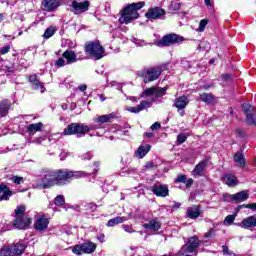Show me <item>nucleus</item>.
<instances>
[{
	"instance_id": "f257e3e1",
	"label": "nucleus",
	"mask_w": 256,
	"mask_h": 256,
	"mask_svg": "<svg viewBox=\"0 0 256 256\" xmlns=\"http://www.w3.org/2000/svg\"><path fill=\"white\" fill-rule=\"evenodd\" d=\"M82 177H87V172L67 169H44L37 185L38 187H42V189H51L55 185H67L71 183L72 179H81Z\"/></svg>"
},
{
	"instance_id": "f03ea898",
	"label": "nucleus",
	"mask_w": 256,
	"mask_h": 256,
	"mask_svg": "<svg viewBox=\"0 0 256 256\" xmlns=\"http://www.w3.org/2000/svg\"><path fill=\"white\" fill-rule=\"evenodd\" d=\"M111 119H115V114L110 113L106 115H100L94 118V123L96 124H90L85 125L81 123H71L69 124L64 131L62 132V135H77L78 137H83V135H87L89 131H95L97 129H103V123H110Z\"/></svg>"
},
{
	"instance_id": "7ed1b4c3",
	"label": "nucleus",
	"mask_w": 256,
	"mask_h": 256,
	"mask_svg": "<svg viewBox=\"0 0 256 256\" xmlns=\"http://www.w3.org/2000/svg\"><path fill=\"white\" fill-rule=\"evenodd\" d=\"M167 94V87L157 88V87H150L145 89L141 94V98L151 97L154 95L150 100L142 101L138 106L128 108L130 113H141V111H145V109H149L153 103L157 102V99L164 97Z\"/></svg>"
},
{
	"instance_id": "20e7f679",
	"label": "nucleus",
	"mask_w": 256,
	"mask_h": 256,
	"mask_svg": "<svg viewBox=\"0 0 256 256\" xmlns=\"http://www.w3.org/2000/svg\"><path fill=\"white\" fill-rule=\"evenodd\" d=\"M145 7V2H137L129 4L124 7L120 12L119 23L121 25H129L131 21H135V19H139V10Z\"/></svg>"
},
{
	"instance_id": "39448f33",
	"label": "nucleus",
	"mask_w": 256,
	"mask_h": 256,
	"mask_svg": "<svg viewBox=\"0 0 256 256\" xmlns=\"http://www.w3.org/2000/svg\"><path fill=\"white\" fill-rule=\"evenodd\" d=\"M201 246V240L197 236L190 237L188 241L181 247L178 252L181 256H191L189 253H192L194 256L199 255V247Z\"/></svg>"
},
{
	"instance_id": "423d86ee",
	"label": "nucleus",
	"mask_w": 256,
	"mask_h": 256,
	"mask_svg": "<svg viewBox=\"0 0 256 256\" xmlns=\"http://www.w3.org/2000/svg\"><path fill=\"white\" fill-rule=\"evenodd\" d=\"M85 53L90 55L92 59L95 61H99V59H103L105 57V48L101 46L99 42H87L85 44Z\"/></svg>"
},
{
	"instance_id": "0eeeda50",
	"label": "nucleus",
	"mask_w": 256,
	"mask_h": 256,
	"mask_svg": "<svg viewBox=\"0 0 256 256\" xmlns=\"http://www.w3.org/2000/svg\"><path fill=\"white\" fill-rule=\"evenodd\" d=\"M138 75L142 77L144 83H151L161 77V70L159 68H144L138 72Z\"/></svg>"
},
{
	"instance_id": "6e6552de",
	"label": "nucleus",
	"mask_w": 256,
	"mask_h": 256,
	"mask_svg": "<svg viewBox=\"0 0 256 256\" xmlns=\"http://www.w3.org/2000/svg\"><path fill=\"white\" fill-rule=\"evenodd\" d=\"M95 249H97V244L88 241L82 244L75 245L72 248V253H74V255H91V253H95Z\"/></svg>"
},
{
	"instance_id": "1a4fd4ad",
	"label": "nucleus",
	"mask_w": 256,
	"mask_h": 256,
	"mask_svg": "<svg viewBox=\"0 0 256 256\" xmlns=\"http://www.w3.org/2000/svg\"><path fill=\"white\" fill-rule=\"evenodd\" d=\"M185 41L183 36L177 34H168L162 37V39L155 43L156 47H171L175 43H182Z\"/></svg>"
},
{
	"instance_id": "9d476101",
	"label": "nucleus",
	"mask_w": 256,
	"mask_h": 256,
	"mask_svg": "<svg viewBox=\"0 0 256 256\" xmlns=\"http://www.w3.org/2000/svg\"><path fill=\"white\" fill-rule=\"evenodd\" d=\"M89 7H91V3L87 0L83 2L73 0L70 4V11L71 13H74V15H81L82 13L89 11Z\"/></svg>"
},
{
	"instance_id": "9b49d317",
	"label": "nucleus",
	"mask_w": 256,
	"mask_h": 256,
	"mask_svg": "<svg viewBox=\"0 0 256 256\" xmlns=\"http://www.w3.org/2000/svg\"><path fill=\"white\" fill-rule=\"evenodd\" d=\"M243 112L246 115V123L248 125H256V110L250 104L242 105Z\"/></svg>"
},
{
	"instance_id": "f8f14e48",
	"label": "nucleus",
	"mask_w": 256,
	"mask_h": 256,
	"mask_svg": "<svg viewBox=\"0 0 256 256\" xmlns=\"http://www.w3.org/2000/svg\"><path fill=\"white\" fill-rule=\"evenodd\" d=\"M32 222L33 220L29 215L17 217L14 220V227H16V229H29V225H31Z\"/></svg>"
},
{
	"instance_id": "ddd939ff",
	"label": "nucleus",
	"mask_w": 256,
	"mask_h": 256,
	"mask_svg": "<svg viewBox=\"0 0 256 256\" xmlns=\"http://www.w3.org/2000/svg\"><path fill=\"white\" fill-rule=\"evenodd\" d=\"M25 249H27V244H25V242H18L8 247L10 256H21L22 253H25Z\"/></svg>"
},
{
	"instance_id": "4468645a",
	"label": "nucleus",
	"mask_w": 256,
	"mask_h": 256,
	"mask_svg": "<svg viewBox=\"0 0 256 256\" xmlns=\"http://www.w3.org/2000/svg\"><path fill=\"white\" fill-rule=\"evenodd\" d=\"M165 15V11L161 7L149 8L145 14L147 19H161Z\"/></svg>"
},
{
	"instance_id": "2eb2a0df",
	"label": "nucleus",
	"mask_w": 256,
	"mask_h": 256,
	"mask_svg": "<svg viewBox=\"0 0 256 256\" xmlns=\"http://www.w3.org/2000/svg\"><path fill=\"white\" fill-rule=\"evenodd\" d=\"M47 227H49V219L45 215H39L34 222V228L36 231H45Z\"/></svg>"
},
{
	"instance_id": "dca6fc26",
	"label": "nucleus",
	"mask_w": 256,
	"mask_h": 256,
	"mask_svg": "<svg viewBox=\"0 0 256 256\" xmlns=\"http://www.w3.org/2000/svg\"><path fill=\"white\" fill-rule=\"evenodd\" d=\"M152 192L157 197H167V195H169V188L167 185L156 184L152 187Z\"/></svg>"
},
{
	"instance_id": "f3484780",
	"label": "nucleus",
	"mask_w": 256,
	"mask_h": 256,
	"mask_svg": "<svg viewBox=\"0 0 256 256\" xmlns=\"http://www.w3.org/2000/svg\"><path fill=\"white\" fill-rule=\"evenodd\" d=\"M42 6L44 7V11L51 13L55 11L57 7H61V0H44Z\"/></svg>"
},
{
	"instance_id": "a211bd4d",
	"label": "nucleus",
	"mask_w": 256,
	"mask_h": 256,
	"mask_svg": "<svg viewBox=\"0 0 256 256\" xmlns=\"http://www.w3.org/2000/svg\"><path fill=\"white\" fill-rule=\"evenodd\" d=\"M29 81L32 85V89H40L41 93H45V91H47V89H45V85L41 80H39V77L36 74L31 75Z\"/></svg>"
},
{
	"instance_id": "6ab92c4d",
	"label": "nucleus",
	"mask_w": 256,
	"mask_h": 256,
	"mask_svg": "<svg viewBox=\"0 0 256 256\" xmlns=\"http://www.w3.org/2000/svg\"><path fill=\"white\" fill-rule=\"evenodd\" d=\"M207 160H202L199 164H197L192 171L193 177H203V173H205V169H207Z\"/></svg>"
},
{
	"instance_id": "aec40b11",
	"label": "nucleus",
	"mask_w": 256,
	"mask_h": 256,
	"mask_svg": "<svg viewBox=\"0 0 256 256\" xmlns=\"http://www.w3.org/2000/svg\"><path fill=\"white\" fill-rule=\"evenodd\" d=\"M62 57L66 59L67 65H72V63H77L79 61V59H77V54L73 50L64 51Z\"/></svg>"
},
{
	"instance_id": "412c9836",
	"label": "nucleus",
	"mask_w": 256,
	"mask_h": 256,
	"mask_svg": "<svg viewBox=\"0 0 256 256\" xmlns=\"http://www.w3.org/2000/svg\"><path fill=\"white\" fill-rule=\"evenodd\" d=\"M199 215H201V208L198 205H193L186 211V217L189 219H197Z\"/></svg>"
},
{
	"instance_id": "4be33fe9",
	"label": "nucleus",
	"mask_w": 256,
	"mask_h": 256,
	"mask_svg": "<svg viewBox=\"0 0 256 256\" xmlns=\"http://www.w3.org/2000/svg\"><path fill=\"white\" fill-rule=\"evenodd\" d=\"M43 131V123L38 122L35 124H29L27 126V132L30 135V137H33V135H35V133H39Z\"/></svg>"
},
{
	"instance_id": "5701e85b",
	"label": "nucleus",
	"mask_w": 256,
	"mask_h": 256,
	"mask_svg": "<svg viewBox=\"0 0 256 256\" xmlns=\"http://www.w3.org/2000/svg\"><path fill=\"white\" fill-rule=\"evenodd\" d=\"M144 229H149V231H159L161 229V222L157 219L150 220L148 223L143 224Z\"/></svg>"
},
{
	"instance_id": "b1692460",
	"label": "nucleus",
	"mask_w": 256,
	"mask_h": 256,
	"mask_svg": "<svg viewBox=\"0 0 256 256\" xmlns=\"http://www.w3.org/2000/svg\"><path fill=\"white\" fill-rule=\"evenodd\" d=\"M189 105V100L187 99L186 96H181L175 100L174 107L178 109V111H181L185 109Z\"/></svg>"
},
{
	"instance_id": "393cba45",
	"label": "nucleus",
	"mask_w": 256,
	"mask_h": 256,
	"mask_svg": "<svg viewBox=\"0 0 256 256\" xmlns=\"http://www.w3.org/2000/svg\"><path fill=\"white\" fill-rule=\"evenodd\" d=\"M249 199V192L247 190L240 191L234 194V203H243Z\"/></svg>"
},
{
	"instance_id": "a878e982",
	"label": "nucleus",
	"mask_w": 256,
	"mask_h": 256,
	"mask_svg": "<svg viewBox=\"0 0 256 256\" xmlns=\"http://www.w3.org/2000/svg\"><path fill=\"white\" fill-rule=\"evenodd\" d=\"M241 227L249 229V227H256V216H250L242 220Z\"/></svg>"
},
{
	"instance_id": "bb28decb",
	"label": "nucleus",
	"mask_w": 256,
	"mask_h": 256,
	"mask_svg": "<svg viewBox=\"0 0 256 256\" xmlns=\"http://www.w3.org/2000/svg\"><path fill=\"white\" fill-rule=\"evenodd\" d=\"M149 151H151V145H141L136 151V157H139V159H143V157H145V155H147Z\"/></svg>"
},
{
	"instance_id": "cd10ccee",
	"label": "nucleus",
	"mask_w": 256,
	"mask_h": 256,
	"mask_svg": "<svg viewBox=\"0 0 256 256\" xmlns=\"http://www.w3.org/2000/svg\"><path fill=\"white\" fill-rule=\"evenodd\" d=\"M2 71H4V73H6V75H11V73H15V71H17V66H15L14 63L6 61L2 65Z\"/></svg>"
},
{
	"instance_id": "c85d7f7f",
	"label": "nucleus",
	"mask_w": 256,
	"mask_h": 256,
	"mask_svg": "<svg viewBox=\"0 0 256 256\" xmlns=\"http://www.w3.org/2000/svg\"><path fill=\"white\" fill-rule=\"evenodd\" d=\"M125 221H129V217H121L117 216L115 218H112L108 221L107 227H115V225H120V223H125Z\"/></svg>"
},
{
	"instance_id": "c756f323",
	"label": "nucleus",
	"mask_w": 256,
	"mask_h": 256,
	"mask_svg": "<svg viewBox=\"0 0 256 256\" xmlns=\"http://www.w3.org/2000/svg\"><path fill=\"white\" fill-rule=\"evenodd\" d=\"M223 181L229 187H235V185H237V183H238L237 177H235V175H232V174L224 175Z\"/></svg>"
},
{
	"instance_id": "7c9ffc66",
	"label": "nucleus",
	"mask_w": 256,
	"mask_h": 256,
	"mask_svg": "<svg viewBox=\"0 0 256 256\" xmlns=\"http://www.w3.org/2000/svg\"><path fill=\"white\" fill-rule=\"evenodd\" d=\"M9 109H11V104L7 100H3L0 103V117H6L9 113Z\"/></svg>"
},
{
	"instance_id": "2f4dec72",
	"label": "nucleus",
	"mask_w": 256,
	"mask_h": 256,
	"mask_svg": "<svg viewBox=\"0 0 256 256\" xmlns=\"http://www.w3.org/2000/svg\"><path fill=\"white\" fill-rule=\"evenodd\" d=\"M234 161L237 163L238 167H245V157L243 156V153L238 152L234 155Z\"/></svg>"
},
{
	"instance_id": "473e14b6",
	"label": "nucleus",
	"mask_w": 256,
	"mask_h": 256,
	"mask_svg": "<svg viewBox=\"0 0 256 256\" xmlns=\"http://www.w3.org/2000/svg\"><path fill=\"white\" fill-rule=\"evenodd\" d=\"M200 101H203V103H207V105H211V103H213V94H210V93L200 94Z\"/></svg>"
},
{
	"instance_id": "72a5a7b5",
	"label": "nucleus",
	"mask_w": 256,
	"mask_h": 256,
	"mask_svg": "<svg viewBox=\"0 0 256 256\" xmlns=\"http://www.w3.org/2000/svg\"><path fill=\"white\" fill-rule=\"evenodd\" d=\"M55 35V28L53 27H49L45 30L44 32V39H51V37H53Z\"/></svg>"
},
{
	"instance_id": "f704fd0d",
	"label": "nucleus",
	"mask_w": 256,
	"mask_h": 256,
	"mask_svg": "<svg viewBox=\"0 0 256 256\" xmlns=\"http://www.w3.org/2000/svg\"><path fill=\"white\" fill-rule=\"evenodd\" d=\"M27 216V214H25V206H18L15 209V217H24Z\"/></svg>"
},
{
	"instance_id": "c9c22d12",
	"label": "nucleus",
	"mask_w": 256,
	"mask_h": 256,
	"mask_svg": "<svg viewBox=\"0 0 256 256\" xmlns=\"http://www.w3.org/2000/svg\"><path fill=\"white\" fill-rule=\"evenodd\" d=\"M223 201L227 203H235V194H229V193L223 194Z\"/></svg>"
},
{
	"instance_id": "e433bc0d",
	"label": "nucleus",
	"mask_w": 256,
	"mask_h": 256,
	"mask_svg": "<svg viewBox=\"0 0 256 256\" xmlns=\"http://www.w3.org/2000/svg\"><path fill=\"white\" fill-rule=\"evenodd\" d=\"M54 205H57L58 207H61V205H65V197L63 195H58L54 199Z\"/></svg>"
},
{
	"instance_id": "4c0bfd02",
	"label": "nucleus",
	"mask_w": 256,
	"mask_h": 256,
	"mask_svg": "<svg viewBox=\"0 0 256 256\" xmlns=\"http://www.w3.org/2000/svg\"><path fill=\"white\" fill-rule=\"evenodd\" d=\"M13 195V192L8 188L6 191L2 192V197H0V201H9V197Z\"/></svg>"
},
{
	"instance_id": "58836bf2",
	"label": "nucleus",
	"mask_w": 256,
	"mask_h": 256,
	"mask_svg": "<svg viewBox=\"0 0 256 256\" xmlns=\"http://www.w3.org/2000/svg\"><path fill=\"white\" fill-rule=\"evenodd\" d=\"M131 41L132 43H134V45H136V47H145V45H147L145 40H141L138 38H132Z\"/></svg>"
},
{
	"instance_id": "ea45409f",
	"label": "nucleus",
	"mask_w": 256,
	"mask_h": 256,
	"mask_svg": "<svg viewBox=\"0 0 256 256\" xmlns=\"http://www.w3.org/2000/svg\"><path fill=\"white\" fill-rule=\"evenodd\" d=\"M9 181H12L15 185H21V183H23V177L12 176L9 178Z\"/></svg>"
},
{
	"instance_id": "a19ab883",
	"label": "nucleus",
	"mask_w": 256,
	"mask_h": 256,
	"mask_svg": "<svg viewBox=\"0 0 256 256\" xmlns=\"http://www.w3.org/2000/svg\"><path fill=\"white\" fill-rule=\"evenodd\" d=\"M122 229L125 231V233H135V229H133V225L131 224H123Z\"/></svg>"
},
{
	"instance_id": "79ce46f5",
	"label": "nucleus",
	"mask_w": 256,
	"mask_h": 256,
	"mask_svg": "<svg viewBox=\"0 0 256 256\" xmlns=\"http://www.w3.org/2000/svg\"><path fill=\"white\" fill-rule=\"evenodd\" d=\"M234 221H235V215H228L224 219V225H233Z\"/></svg>"
},
{
	"instance_id": "37998d69",
	"label": "nucleus",
	"mask_w": 256,
	"mask_h": 256,
	"mask_svg": "<svg viewBox=\"0 0 256 256\" xmlns=\"http://www.w3.org/2000/svg\"><path fill=\"white\" fill-rule=\"evenodd\" d=\"M82 161H91V159H93V155L91 154V152H86L83 155L80 156Z\"/></svg>"
},
{
	"instance_id": "c03bdc74",
	"label": "nucleus",
	"mask_w": 256,
	"mask_h": 256,
	"mask_svg": "<svg viewBox=\"0 0 256 256\" xmlns=\"http://www.w3.org/2000/svg\"><path fill=\"white\" fill-rule=\"evenodd\" d=\"M185 141H187V136L185 134L181 133L177 136V142L179 145L185 143Z\"/></svg>"
},
{
	"instance_id": "a18cd8bd",
	"label": "nucleus",
	"mask_w": 256,
	"mask_h": 256,
	"mask_svg": "<svg viewBox=\"0 0 256 256\" xmlns=\"http://www.w3.org/2000/svg\"><path fill=\"white\" fill-rule=\"evenodd\" d=\"M56 67H65L67 65V61H65V58H59L55 62Z\"/></svg>"
},
{
	"instance_id": "49530a36",
	"label": "nucleus",
	"mask_w": 256,
	"mask_h": 256,
	"mask_svg": "<svg viewBox=\"0 0 256 256\" xmlns=\"http://www.w3.org/2000/svg\"><path fill=\"white\" fill-rule=\"evenodd\" d=\"M207 20L206 19H203L200 21V24H199V28H198V31L200 32H203L205 31V28L207 27Z\"/></svg>"
},
{
	"instance_id": "de8ad7c7",
	"label": "nucleus",
	"mask_w": 256,
	"mask_h": 256,
	"mask_svg": "<svg viewBox=\"0 0 256 256\" xmlns=\"http://www.w3.org/2000/svg\"><path fill=\"white\" fill-rule=\"evenodd\" d=\"M0 256H11V251L9 247L0 249Z\"/></svg>"
},
{
	"instance_id": "09e8293b",
	"label": "nucleus",
	"mask_w": 256,
	"mask_h": 256,
	"mask_svg": "<svg viewBox=\"0 0 256 256\" xmlns=\"http://www.w3.org/2000/svg\"><path fill=\"white\" fill-rule=\"evenodd\" d=\"M11 51V45H6L0 49V55H7Z\"/></svg>"
},
{
	"instance_id": "8fccbe9b",
	"label": "nucleus",
	"mask_w": 256,
	"mask_h": 256,
	"mask_svg": "<svg viewBox=\"0 0 256 256\" xmlns=\"http://www.w3.org/2000/svg\"><path fill=\"white\" fill-rule=\"evenodd\" d=\"M93 167H94V169H93L92 174L95 175V174L99 173V169H100L99 167H101V162H99V161L94 162Z\"/></svg>"
},
{
	"instance_id": "3c124183",
	"label": "nucleus",
	"mask_w": 256,
	"mask_h": 256,
	"mask_svg": "<svg viewBox=\"0 0 256 256\" xmlns=\"http://www.w3.org/2000/svg\"><path fill=\"white\" fill-rule=\"evenodd\" d=\"M150 129L152 131H157V130L161 129V123L155 122L154 124L151 125Z\"/></svg>"
},
{
	"instance_id": "603ef678",
	"label": "nucleus",
	"mask_w": 256,
	"mask_h": 256,
	"mask_svg": "<svg viewBox=\"0 0 256 256\" xmlns=\"http://www.w3.org/2000/svg\"><path fill=\"white\" fill-rule=\"evenodd\" d=\"M48 141L49 143H57V141H59V138H57V134H53L49 136Z\"/></svg>"
},
{
	"instance_id": "864d4df0",
	"label": "nucleus",
	"mask_w": 256,
	"mask_h": 256,
	"mask_svg": "<svg viewBox=\"0 0 256 256\" xmlns=\"http://www.w3.org/2000/svg\"><path fill=\"white\" fill-rule=\"evenodd\" d=\"M176 181H177V183H185V181H187V176L180 175L177 177Z\"/></svg>"
},
{
	"instance_id": "5fc2aeb1",
	"label": "nucleus",
	"mask_w": 256,
	"mask_h": 256,
	"mask_svg": "<svg viewBox=\"0 0 256 256\" xmlns=\"http://www.w3.org/2000/svg\"><path fill=\"white\" fill-rule=\"evenodd\" d=\"M171 7H172L173 11H179L181 9V4L175 2V3L171 4Z\"/></svg>"
},
{
	"instance_id": "6e6d98bb",
	"label": "nucleus",
	"mask_w": 256,
	"mask_h": 256,
	"mask_svg": "<svg viewBox=\"0 0 256 256\" xmlns=\"http://www.w3.org/2000/svg\"><path fill=\"white\" fill-rule=\"evenodd\" d=\"M237 137H245V131L241 129L236 130Z\"/></svg>"
},
{
	"instance_id": "4d7b16f0",
	"label": "nucleus",
	"mask_w": 256,
	"mask_h": 256,
	"mask_svg": "<svg viewBox=\"0 0 256 256\" xmlns=\"http://www.w3.org/2000/svg\"><path fill=\"white\" fill-rule=\"evenodd\" d=\"M9 189V187L5 184H0V193H5V191H7Z\"/></svg>"
},
{
	"instance_id": "13d9d810",
	"label": "nucleus",
	"mask_w": 256,
	"mask_h": 256,
	"mask_svg": "<svg viewBox=\"0 0 256 256\" xmlns=\"http://www.w3.org/2000/svg\"><path fill=\"white\" fill-rule=\"evenodd\" d=\"M206 238H209V237H214L215 236V230L211 229L209 232H207L205 235H204Z\"/></svg>"
},
{
	"instance_id": "bf43d9fd",
	"label": "nucleus",
	"mask_w": 256,
	"mask_h": 256,
	"mask_svg": "<svg viewBox=\"0 0 256 256\" xmlns=\"http://www.w3.org/2000/svg\"><path fill=\"white\" fill-rule=\"evenodd\" d=\"M45 141V137H38L34 140V143H36L37 145H41V142Z\"/></svg>"
},
{
	"instance_id": "052dcab7",
	"label": "nucleus",
	"mask_w": 256,
	"mask_h": 256,
	"mask_svg": "<svg viewBox=\"0 0 256 256\" xmlns=\"http://www.w3.org/2000/svg\"><path fill=\"white\" fill-rule=\"evenodd\" d=\"M87 207L90 211H95L97 209V205L93 203L88 204Z\"/></svg>"
},
{
	"instance_id": "680f3d73",
	"label": "nucleus",
	"mask_w": 256,
	"mask_h": 256,
	"mask_svg": "<svg viewBox=\"0 0 256 256\" xmlns=\"http://www.w3.org/2000/svg\"><path fill=\"white\" fill-rule=\"evenodd\" d=\"M241 209H248V204H242L236 207V211H241Z\"/></svg>"
},
{
	"instance_id": "e2e57ef3",
	"label": "nucleus",
	"mask_w": 256,
	"mask_h": 256,
	"mask_svg": "<svg viewBox=\"0 0 256 256\" xmlns=\"http://www.w3.org/2000/svg\"><path fill=\"white\" fill-rule=\"evenodd\" d=\"M19 65H22V67H27V60H25V58H21L19 60Z\"/></svg>"
},
{
	"instance_id": "0e129e2a",
	"label": "nucleus",
	"mask_w": 256,
	"mask_h": 256,
	"mask_svg": "<svg viewBox=\"0 0 256 256\" xmlns=\"http://www.w3.org/2000/svg\"><path fill=\"white\" fill-rule=\"evenodd\" d=\"M78 89H79V91H87V85H85V84H82V85H80L79 87H78Z\"/></svg>"
},
{
	"instance_id": "69168bd1",
	"label": "nucleus",
	"mask_w": 256,
	"mask_h": 256,
	"mask_svg": "<svg viewBox=\"0 0 256 256\" xmlns=\"http://www.w3.org/2000/svg\"><path fill=\"white\" fill-rule=\"evenodd\" d=\"M153 132H146L144 133V137H147V139H151V137H153Z\"/></svg>"
},
{
	"instance_id": "338daca9",
	"label": "nucleus",
	"mask_w": 256,
	"mask_h": 256,
	"mask_svg": "<svg viewBox=\"0 0 256 256\" xmlns=\"http://www.w3.org/2000/svg\"><path fill=\"white\" fill-rule=\"evenodd\" d=\"M66 157H67V153L61 152V154H60L61 161L65 160Z\"/></svg>"
},
{
	"instance_id": "774afa93",
	"label": "nucleus",
	"mask_w": 256,
	"mask_h": 256,
	"mask_svg": "<svg viewBox=\"0 0 256 256\" xmlns=\"http://www.w3.org/2000/svg\"><path fill=\"white\" fill-rule=\"evenodd\" d=\"M248 209H256V203L248 204Z\"/></svg>"
}]
</instances>
